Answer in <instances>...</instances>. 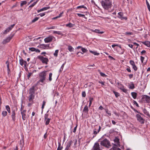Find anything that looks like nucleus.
I'll list each match as a JSON object with an SVG mask.
<instances>
[{"mask_svg": "<svg viewBox=\"0 0 150 150\" xmlns=\"http://www.w3.org/2000/svg\"><path fill=\"white\" fill-rule=\"evenodd\" d=\"M118 88L123 92L126 93L127 91V89L125 88L124 86L121 84L118 85Z\"/></svg>", "mask_w": 150, "mask_h": 150, "instance_id": "obj_14", "label": "nucleus"}, {"mask_svg": "<svg viewBox=\"0 0 150 150\" xmlns=\"http://www.w3.org/2000/svg\"><path fill=\"white\" fill-rule=\"evenodd\" d=\"M6 110L7 111L8 113H10L11 112L10 108L9 106L8 105H6Z\"/></svg>", "mask_w": 150, "mask_h": 150, "instance_id": "obj_31", "label": "nucleus"}, {"mask_svg": "<svg viewBox=\"0 0 150 150\" xmlns=\"http://www.w3.org/2000/svg\"><path fill=\"white\" fill-rule=\"evenodd\" d=\"M101 4L103 8L105 9H108L111 6V2L110 0H104L102 1Z\"/></svg>", "mask_w": 150, "mask_h": 150, "instance_id": "obj_1", "label": "nucleus"}, {"mask_svg": "<svg viewBox=\"0 0 150 150\" xmlns=\"http://www.w3.org/2000/svg\"><path fill=\"white\" fill-rule=\"evenodd\" d=\"M50 8V7L49 6H47L46 7H44L43 8H42V9L38 10V12L39 13L41 11H43L46 10Z\"/></svg>", "mask_w": 150, "mask_h": 150, "instance_id": "obj_23", "label": "nucleus"}, {"mask_svg": "<svg viewBox=\"0 0 150 150\" xmlns=\"http://www.w3.org/2000/svg\"><path fill=\"white\" fill-rule=\"evenodd\" d=\"M59 52V50H56L55 51V52L54 54V55L55 57H57L58 55V53Z\"/></svg>", "mask_w": 150, "mask_h": 150, "instance_id": "obj_37", "label": "nucleus"}, {"mask_svg": "<svg viewBox=\"0 0 150 150\" xmlns=\"http://www.w3.org/2000/svg\"><path fill=\"white\" fill-rule=\"evenodd\" d=\"M49 47V45H45V44H41L38 46L40 48L45 49L47 47Z\"/></svg>", "mask_w": 150, "mask_h": 150, "instance_id": "obj_16", "label": "nucleus"}, {"mask_svg": "<svg viewBox=\"0 0 150 150\" xmlns=\"http://www.w3.org/2000/svg\"><path fill=\"white\" fill-rule=\"evenodd\" d=\"M39 18L38 17H36L34 19H33V20L32 21V22H31L32 23H34L35 22V21H37V20H38V19H39Z\"/></svg>", "mask_w": 150, "mask_h": 150, "instance_id": "obj_44", "label": "nucleus"}, {"mask_svg": "<svg viewBox=\"0 0 150 150\" xmlns=\"http://www.w3.org/2000/svg\"><path fill=\"white\" fill-rule=\"evenodd\" d=\"M22 108L21 107V114L22 116V118L23 120H26L27 118L29 117V115H26V110H22Z\"/></svg>", "mask_w": 150, "mask_h": 150, "instance_id": "obj_4", "label": "nucleus"}, {"mask_svg": "<svg viewBox=\"0 0 150 150\" xmlns=\"http://www.w3.org/2000/svg\"><path fill=\"white\" fill-rule=\"evenodd\" d=\"M48 115H45V121L46 125H47L49 124L50 122V120L51 119L50 118H48Z\"/></svg>", "mask_w": 150, "mask_h": 150, "instance_id": "obj_10", "label": "nucleus"}, {"mask_svg": "<svg viewBox=\"0 0 150 150\" xmlns=\"http://www.w3.org/2000/svg\"><path fill=\"white\" fill-rule=\"evenodd\" d=\"M72 141H71L68 142V144L66 146L65 150H68L69 148L70 147L71 144H72Z\"/></svg>", "mask_w": 150, "mask_h": 150, "instance_id": "obj_24", "label": "nucleus"}, {"mask_svg": "<svg viewBox=\"0 0 150 150\" xmlns=\"http://www.w3.org/2000/svg\"><path fill=\"white\" fill-rule=\"evenodd\" d=\"M136 117L137 120L141 124H144V120L141 116V115L138 114L136 115Z\"/></svg>", "mask_w": 150, "mask_h": 150, "instance_id": "obj_6", "label": "nucleus"}, {"mask_svg": "<svg viewBox=\"0 0 150 150\" xmlns=\"http://www.w3.org/2000/svg\"><path fill=\"white\" fill-rule=\"evenodd\" d=\"M47 71H44L39 74V75L40 77V79L38 81V83L39 82L43 83L45 80L46 76L47 75Z\"/></svg>", "mask_w": 150, "mask_h": 150, "instance_id": "obj_2", "label": "nucleus"}, {"mask_svg": "<svg viewBox=\"0 0 150 150\" xmlns=\"http://www.w3.org/2000/svg\"><path fill=\"white\" fill-rule=\"evenodd\" d=\"M146 4L148 8L149 11H150V6L149 4V3L148 2L147 0H146Z\"/></svg>", "mask_w": 150, "mask_h": 150, "instance_id": "obj_40", "label": "nucleus"}, {"mask_svg": "<svg viewBox=\"0 0 150 150\" xmlns=\"http://www.w3.org/2000/svg\"><path fill=\"white\" fill-rule=\"evenodd\" d=\"M118 17L121 19L122 18V16H123V13L121 12H120L118 13Z\"/></svg>", "mask_w": 150, "mask_h": 150, "instance_id": "obj_28", "label": "nucleus"}, {"mask_svg": "<svg viewBox=\"0 0 150 150\" xmlns=\"http://www.w3.org/2000/svg\"><path fill=\"white\" fill-rule=\"evenodd\" d=\"M132 67L134 71H136L137 70V68L136 65L134 66L133 67Z\"/></svg>", "mask_w": 150, "mask_h": 150, "instance_id": "obj_57", "label": "nucleus"}, {"mask_svg": "<svg viewBox=\"0 0 150 150\" xmlns=\"http://www.w3.org/2000/svg\"><path fill=\"white\" fill-rule=\"evenodd\" d=\"M54 37L52 36H50L45 38L44 41L45 43H48L51 42L54 38Z\"/></svg>", "mask_w": 150, "mask_h": 150, "instance_id": "obj_7", "label": "nucleus"}, {"mask_svg": "<svg viewBox=\"0 0 150 150\" xmlns=\"http://www.w3.org/2000/svg\"><path fill=\"white\" fill-rule=\"evenodd\" d=\"M29 96L28 97V100L29 102L33 103V100L35 98V95L33 94H29Z\"/></svg>", "mask_w": 150, "mask_h": 150, "instance_id": "obj_11", "label": "nucleus"}, {"mask_svg": "<svg viewBox=\"0 0 150 150\" xmlns=\"http://www.w3.org/2000/svg\"><path fill=\"white\" fill-rule=\"evenodd\" d=\"M93 100V98H89V101L90 102H89V107H90L91 106Z\"/></svg>", "mask_w": 150, "mask_h": 150, "instance_id": "obj_35", "label": "nucleus"}, {"mask_svg": "<svg viewBox=\"0 0 150 150\" xmlns=\"http://www.w3.org/2000/svg\"><path fill=\"white\" fill-rule=\"evenodd\" d=\"M58 144H59L58 146L57 149V150H61L63 148V147L61 146V144L59 142Z\"/></svg>", "mask_w": 150, "mask_h": 150, "instance_id": "obj_34", "label": "nucleus"}, {"mask_svg": "<svg viewBox=\"0 0 150 150\" xmlns=\"http://www.w3.org/2000/svg\"><path fill=\"white\" fill-rule=\"evenodd\" d=\"M45 13H40L39 15H40V16H41V17H42L44 16H45Z\"/></svg>", "mask_w": 150, "mask_h": 150, "instance_id": "obj_62", "label": "nucleus"}, {"mask_svg": "<svg viewBox=\"0 0 150 150\" xmlns=\"http://www.w3.org/2000/svg\"><path fill=\"white\" fill-rule=\"evenodd\" d=\"M39 0H37L35 2H34L33 4H31V5H30L29 7H33V6H34L35 4H36L37 3V2L39 1Z\"/></svg>", "mask_w": 150, "mask_h": 150, "instance_id": "obj_41", "label": "nucleus"}, {"mask_svg": "<svg viewBox=\"0 0 150 150\" xmlns=\"http://www.w3.org/2000/svg\"><path fill=\"white\" fill-rule=\"evenodd\" d=\"M81 50L82 52H83V53L86 52L88 51V50L84 48H82Z\"/></svg>", "mask_w": 150, "mask_h": 150, "instance_id": "obj_49", "label": "nucleus"}, {"mask_svg": "<svg viewBox=\"0 0 150 150\" xmlns=\"http://www.w3.org/2000/svg\"><path fill=\"white\" fill-rule=\"evenodd\" d=\"M56 27L55 26H52L50 28H47L48 29H54L56 28Z\"/></svg>", "mask_w": 150, "mask_h": 150, "instance_id": "obj_52", "label": "nucleus"}, {"mask_svg": "<svg viewBox=\"0 0 150 150\" xmlns=\"http://www.w3.org/2000/svg\"><path fill=\"white\" fill-rule=\"evenodd\" d=\"M144 57H143L141 56V60L142 63L143 62V60H144Z\"/></svg>", "mask_w": 150, "mask_h": 150, "instance_id": "obj_60", "label": "nucleus"}, {"mask_svg": "<svg viewBox=\"0 0 150 150\" xmlns=\"http://www.w3.org/2000/svg\"><path fill=\"white\" fill-rule=\"evenodd\" d=\"M20 64L22 66L26 67L27 62L25 61H24L22 59L19 60Z\"/></svg>", "mask_w": 150, "mask_h": 150, "instance_id": "obj_15", "label": "nucleus"}, {"mask_svg": "<svg viewBox=\"0 0 150 150\" xmlns=\"http://www.w3.org/2000/svg\"><path fill=\"white\" fill-rule=\"evenodd\" d=\"M33 73H29L28 74V79H29V78L30 76Z\"/></svg>", "mask_w": 150, "mask_h": 150, "instance_id": "obj_54", "label": "nucleus"}, {"mask_svg": "<svg viewBox=\"0 0 150 150\" xmlns=\"http://www.w3.org/2000/svg\"><path fill=\"white\" fill-rule=\"evenodd\" d=\"M29 50L31 51H35L36 52L40 53V50L38 49L35 48L34 47H31L29 48Z\"/></svg>", "mask_w": 150, "mask_h": 150, "instance_id": "obj_19", "label": "nucleus"}, {"mask_svg": "<svg viewBox=\"0 0 150 150\" xmlns=\"http://www.w3.org/2000/svg\"><path fill=\"white\" fill-rule=\"evenodd\" d=\"M15 25V24H13L11 25V26L8 27L6 30L4 32V34H5L7 33L10 30H11Z\"/></svg>", "mask_w": 150, "mask_h": 150, "instance_id": "obj_9", "label": "nucleus"}, {"mask_svg": "<svg viewBox=\"0 0 150 150\" xmlns=\"http://www.w3.org/2000/svg\"><path fill=\"white\" fill-rule=\"evenodd\" d=\"M114 141L115 142L117 143V144H116V145H117L118 146H120V145L119 143V139H116L114 140Z\"/></svg>", "mask_w": 150, "mask_h": 150, "instance_id": "obj_36", "label": "nucleus"}, {"mask_svg": "<svg viewBox=\"0 0 150 150\" xmlns=\"http://www.w3.org/2000/svg\"><path fill=\"white\" fill-rule=\"evenodd\" d=\"M115 46H119V45H118L117 44V45L114 44V45H112V47L113 48Z\"/></svg>", "mask_w": 150, "mask_h": 150, "instance_id": "obj_63", "label": "nucleus"}, {"mask_svg": "<svg viewBox=\"0 0 150 150\" xmlns=\"http://www.w3.org/2000/svg\"><path fill=\"white\" fill-rule=\"evenodd\" d=\"M113 92L116 97H118L120 96L118 92H116L115 91H113Z\"/></svg>", "mask_w": 150, "mask_h": 150, "instance_id": "obj_42", "label": "nucleus"}, {"mask_svg": "<svg viewBox=\"0 0 150 150\" xmlns=\"http://www.w3.org/2000/svg\"><path fill=\"white\" fill-rule=\"evenodd\" d=\"M130 64L132 65L134 63V61L133 60H131L129 61Z\"/></svg>", "mask_w": 150, "mask_h": 150, "instance_id": "obj_59", "label": "nucleus"}, {"mask_svg": "<svg viewBox=\"0 0 150 150\" xmlns=\"http://www.w3.org/2000/svg\"><path fill=\"white\" fill-rule=\"evenodd\" d=\"M94 32L97 33L98 34H103L104 32H100L99 31V30L96 29L94 31Z\"/></svg>", "mask_w": 150, "mask_h": 150, "instance_id": "obj_38", "label": "nucleus"}, {"mask_svg": "<svg viewBox=\"0 0 150 150\" xmlns=\"http://www.w3.org/2000/svg\"><path fill=\"white\" fill-rule=\"evenodd\" d=\"M53 33L57 34H58L59 35H61V34H62L61 32L59 31H54Z\"/></svg>", "mask_w": 150, "mask_h": 150, "instance_id": "obj_45", "label": "nucleus"}, {"mask_svg": "<svg viewBox=\"0 0 150 150\" xmlns=\"http://www.w3.org/2000/svg\"><path fill=\"white\" fill-rule=\"evenodd\" d=\"M26 3L27 2L26 1H23L21 2L20 5L21 7H22L23 5L26 4Z\"/></svg>", "mask_w": 150, "mask_h": 150, "instance_id": "obj_43", "label": "nucleus"}, {"mask_svg": "<svg viewBox=\"0 0 150 150\" xmlns=\"http://www.w3.org/2000/svg\"><path fill=\"white\" fill-rule=\"evenodd\" d=\"M82 96L83 97H85L86 96V94L85 92L84 91L83 92L82 94Z\"/></svg>", "mask_w": 150, "mask_h": 150, "instance_id": "obj_56", "label": "nucleus"}, {"mask_svg": "<svg viewBox=\"0 0 150 150\" xmlns=\"http://www.w3.org/2000/svg\"><path fill=\"white\" fill-rule=\"evenodd\" d=\"M118 146H119L117 145L114 144L113 146L110 150H121L120 149L117 147Z\"/></svg>", "mask_w": 150, "mask_h": 150, "instance_id": "obj_20", "label": "nucleus"}, {"mask_svg": "<svg viewBox=\"0 0 150 150\" xmlns=\"http://www.w3.org/2000/svg\"><path fill=\"white\" fill-rule=\"evenodd\" d=\"M7 114V112L6 111H3L2 112V116L4 117L6 116Z\"/></svg>", "mask_w": 150, "mask_h": 150, "instance_id": "obj_30", "label": "nucleus"}, {"mask_svg": "<svg viewBox=\"0 0 150 150\" xmlns=\"http://www.w3.org/2000/svg\"><path fill=\"white\" fill-rule=\"evenodd\" d=\"M46 102L44 101H43V104L42 106V109H43L44 108V106L45 105Z\"/></svg>", "mask_w": 150, "mask_h": 150, "instance_id": "obj_51", "label": "nucleus"}, {"mask_svg": "<svg viewBox=\"0 0 150 150\" xmlns=\"http://www.w3.org/2000/svg\"><path fill=\"white\" fill-rule=\"evenodd\" d=\"M134 84L132 83L129 86V88L131 89H133L134 88Z\"/></svg>", "mask_w": 150, "mask_h": 150, "instance_id": "obj_47", "label": "nucleus"}, {"mask_svg": "<svg viewBox=\"0 0 150 150\" xmlns=\"http://www.w3.org/2000/svg\"><path fill=\"white\" fill-rule=\"evenodd\" d=\"M88 106L86 105L83 110V112L84 113L88 114Z\"/></svg>", "mask_w": 150, "mask_h": 150, "instance_id": "obj_22", "label": "nucleus"}, {"mask_svg": "<svg viewBox=\"0 0 150 150\" xmlns=\"http://www.w3.org/2000/svg\"><path fill=\"white\" fill-rule=\"evenodd\" d=\"M105 111L109 115V116H110L111 115V114L110 112H109L108 110V109L105 110Z\"/></svg>", "mask_w": 150, "mask_h": 150, "instance_id": "obj_53", "label": "nucleus"}, {"mask_svg": "<svg viewBox=\"0 0 150 150\" xmlns=\"http://www.w3.org/2000/svg\"><path fill=\"white\" fill-rule=\"evenodd\" d=\"M90 52L92 53L93 54L96 55H98L99 54V53L96 52L95 51H93L91 50L90 51Z\"/></svg>", "mask_w": 150, "mask_h": 150, "instance_id": "obj_33", "label": "nucleus"}, {"mask_svg": "<svg viewBox=\"0 0 150 150\" xmlns=\"http://www.w3.org/2000/svg\"><path fill=\"white\" fill-rule=\"evenodd\" d=\"M52 73H50L49 75V81H51L52 80Z\"/></svg>", "mask_w": 150, "mask_h": 150, "instance_id": "obj_46", "label": "nucleus"}, {"mask_svg": "<svg viewBox=\"0 0 150 150\" xmlns=\"http://www.w3.org/2000/svg\"><path fill=\"white\" fill-rule=\"evenodd\" d=\"M143 112L144 113L147 115L148 116H149V113L147 111V110L146 109H144L143 110Z\"/></svg>", "mask_w": 150, "mask_h": 150, "instance_id": "obj_27", "label": "nucleus"}, {"mask_svg": "<svg viewBox=\"0 0 150 150\" xmlns=\"http://www.w3.org/2000/svg\"><path fill=\"white\" fill-rule=\"evenodd\" d=\"M13 35H12L11 36H9L7 37L6 39L4 40L3 42V44H6L7 42H9L10 40L12 38L13 36Z\"/></svg>", "mask_w": 150, "mask_h": 150, "instance_id": "obj_12", "label": "nucleus"}, {"mask_svg": "<svg viewBox=\"0 0 150 150\" xmlns=\"http://www.w3.org/2000/svg\"><path fill=\"white\" fill-rule=\"evenodd\" d=\"M76 14L79 17H83L85 18L86 19L87 18L84 15L82 14H80V13H77Z\"/></svg>", "mask_w": 150, "mask_h": 150, "instance_id": "obj_39", "label": "nucleus"}, {"mask_svg": "<svg viewBox=\"0 0 150 150\" xmlns=\"http://www.w3.org/2000/svg\"><path fill=\"white\" fill-rule=\"evenodd\" d=\"M142 43L147 46L150 47V42L149 41H146L143 42H142Z\"/></svg>", "mask_w": 150, "mask_h": 150, "instance_id": "obj_25", "label": "nucleus"}, {"mask_svg": "<svg viewBox=\"0 0 150 150\" xmlns=\"http://www.w3.org/2000/svg\"><path fill=\"white\" fill-rule=\"evenodd\" d=\"M86 8V7L84 6L83 5L79 6H77L76 7L77 9H78V8Z\"/></svg>", "mask_w": 150, "mask_h": 150, "instance_id": "obj_50", "label": "nucleus"}, {"mask_svg": "<svg viewBox=\"0 0 150 150\" xmlns=\"http://www.w3.org/2000/svg\"><path fill=\"white\" fill-rule=\"evenodd\" d=\"M83 54V53L81 52H78L77 53V55L79 57L81 56Z\"/></svg>", "mask_w": 150, "mask_h": 150, "instance_id": "obj_48", "label": "nucleus"}, {"mask_svg": "<svg viewBox=\"0 0 150 150\" xmlns=\"http://www.w3.org/2000/svg\"><path fill=\"white\" fill-rule=\"evenodd\" d=\"M134 104L135 105H136L138 107L139 105L137 103V102L135 101H134Z\"/></svg>", "mask_w": 150, "mask_h": 150, "instance_id": "obj_58", "label": "nucleus"}, {"mask_svg": "<svg viewBox=\"0 0 150 150\" xmlns=\"http://www.w3.org/2000/svg\"><path fill=\"white\" fill-rule=\"evenodd\" d=\"M68 49L70 52H71L73 51L74 48L71 46H69Z\"/></svg>", "mask_w": 150, "mask_h": 150, "instance_id": "obj_32", "label": "nucleus"}, {"mask_svg": "<svg viewBox=\"0 0 150 150\" xmlns=\"http://www.w3.org/2000/svg\"><path fill=\"white\" fill-rule=\"evenodd\" d=\"M101 129V127L100 126H99L98 130H97V129H96V128L94 129L93 133L95 135L93 136V138L94 137H95L96 135L100 131Z\"/></svg>", "mask_w": 150, "mask_h": 150, "instance_id": "obj_17", "label": "nucleus"}, {"mask_svg": "<svg viewBox=\"0 0 150 150\" xmlns=\"http://www.w3.org/2000/svg\"><path fill=\"white\" fill-rule=\"evenodd\" d=\"M35 86H33L29 89V94L34 95L35 93Z\"/></svg>", "mask_w": 150, "mask_h": 150, "instance_id": "obj_13", "label": "nucleus"}, {"mask_svg": "<svg viewBox=\"0 0 150 150\" xmlns=\"http://www.w3.org/2000/svg\"><path fill=\"white\" fill-rule=\"evenodd\" d=\"M92 150H101L100 148V145L98 143H95L93 147Z\"/></svg>", "mask_w": 150, "mask_h": 150, "instance_id": "obj_8", "label": "nucleus"}, {"mask_svg": "<svg viewBox=\"0 0 150 150\" xmlns=\"http://www.w3.org/2000/svg\"><path fill=\"white\" fill-rule=\"evenodd\" d=\"M131 95L133 98L135 99L136 98L137 96V93L134 92H133L131 93Z\"/></svg>", "mask_w": 150, "mask_h": 150, "instance_id": "obj_26", "label": "nucleus"}, {"mask_svg": "<svg viewBox=\"0 0 150 150\" xmlns=\"http://www.w3.org/2000/svg\"><path fill=\"white\" fill-rule=\"evenodd\" d=\"M125 34L131 35L132 34V33L130 32H127L125 33Z\"/></svg>", "mask_w": 150, "mask_h": 150, "instance_id": "obj_61", "label": "nucleus"}, {"mask_svg": "<svg viewBox=\"0 0 150 150\" xmlns=\"http://www.w3.org/2000/svg\"><path fill=\"white\" fill-rule=\"evenodd\" d=\"M133 76V75L132 74H130L129 75V76L130 79H131L132 78Z\"/></svg>", "mask_w": 150, "mask_h": 150, "instance_id": "obj_64", "label": "nucleus"}, {"mask_svg": "<svg viewBox=\"0 0 150 150\" xmlns=\"http://www.w3.org/2000/svg\"><path fill=\"white\" fill-rule=\"evenodd\" d=\"M38 59L41 61L42 63L45 64H47V62L49 61L48 59L47 58L44 57L42 56H38Z\"/></svg>", "mask_w": 150, "mask_h": 150, "instance_id": "obj_5", "label": "nucleus"}, {"mask_svg": "<svg viewBox=\"0 0 150 150\" xmlns=\"http://www.w3.org/2000/svg\"><path fill=\"white\" fill-rule=\"evenodd\" d=\"M100 74L101 76L103 77H105L106 76V75L105 74L101 72H100Z\"/></svg>", "mask_w": 150, "mask_h": 150, "instance_id": "obj_55", "label": "nucleus"}, {"mask_svg": "<svg viewBox=\"0 0 150 150\" xmlns=\"http://www.w3.org/2000/svg\"><path fill=\"white\" fill-rule=\"evenodd\" d=\"M144 98L147 103H150V97L149 96L145 95L144 96Z\"/></svg>", "mask_w": 150, "mask_h": 150, "instance_id": "obj_21", "label": "nucleus"}, {"mask_svg": "<svg viewBox=\"0 0 150 150\" xmlns=\"http://www.w3.org/2000/svg\"><path fill=\"white\" fill-rule=\"evenodd\" d=\"M100 145L101 146H105L107 148H109L111 146L110 143V141L107 139H105L103 141H100Z\"/></svg>", "mask_w": 150, "mask_h": 150, "instance_id": "obj_3", "label": "nucleus"}, {"mask_svg": "<svg viewBox=\"0 0 150 150\" xmlns=\"http://www.w3.org/2000/svg\"><path fill=\"white\" fill-rule=\"evenodd\" d=\"M74 25L71 23H69V24L66 25L67 27H68L69 28H72L73 27Z\"/></svg>", "mask_w": 150, "mask_h": 150, "instance_id": "obj_29", "label": "nucleus"}, {"mask_svg": "<svg viewBox=\"0 0 150 150\" xmlns=\"http://www.w3.org/2000/svg\"><path fill=\"white\" fill-rule=\"evenodd\" d=\"M15 115L16 112L15 110H13L12 111L11 117L12 119V120L13 121H15Z\"/></svg>", "mask_w": 150, "mask_h": 150, "instance_id": "obj_18", "label": "nucleus"}]
</instances>
